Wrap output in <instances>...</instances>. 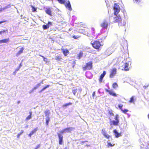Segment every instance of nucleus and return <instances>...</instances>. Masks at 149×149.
Instances as JSON below:
<instances>
[{
	"mask_svg": "<svg viewBox=\"0 0 149 149\" xmlns=\"http://www.w3.org/2000/svg\"><path fill=\"white\" fill-rule=\"evenodd\" d=\"M113 9L115 16L113 17H110V22L113 20V21H112V22H118L121 20L120 17L119 15L118 16H116V15L120 11V7L118 5L115 3Z\"/></svg>",
	"mask_w": 149,
	"mask_h": 149,
	"instance_id": "obj_1",
	"label": "nucleus"
},
{
	"mask_svg": "<svg viewBox=\"0 0 149 149\" xmlns=\"http://www.w3.org/2000/svg\"><path fill=\"white\" fill-rule=\"evenodd\" d=\"M74 129V128L73 127H68L63 129L60 131L59 133H57V134L59 139V143L60 144H62L63 142V136L62 134L64 133L70 132Z\"/></svg>",
	"mask_w": 149,
	"mask_h": 149,
	"instance_id": "obj_2",
	"label": "nucleus"
},
{
	"mask_svg": "<svg viewBox=\"0 0 149 149\" xmlns=\"http://www.w3.org/2000/svg\"><path fill=\"white\" fill-rule=\"evenodd\" d=\"M109 23L108 20L107 19H105L101 24L100 26L103 29H107Z\"/></svg>",
	"mask_w": 149,
	"mask_h": 149,
	"instance_id": "obj_3",
	"label": "nucleus"
},
{
	"mask_svg": "<svg viewBox=\"0 0 149 149\" xmlns=\"http://www.w3.org/2000/svg\"><path fill=\"white\" fill-rule=\"evenodd\" d=\"M92 63L90 61L86 63V66L83 67V70H89L92 68Z\"/></svg>",
	"mask_w": 149,
	"mask_h": 149,
	"instance_id": "obj_4",
	"label": "nucleus"
},
{
	"mask_svg": "<svg viewBox=\"0 0 149 149\" xmlns=\"http://www.w3.org/2000/svg\"><path fill=\"white\" fill-rule=\"evenodd\" d=\"M91 42V43L93 47L96 49H98L101 45L100 42L97 41H95L93 42Z\"/></svg>",
	"mask_w": 149,
	"mask_h": 149,
	"instance_id": "obj_5",
	"label": "nucleus"
},
{
	"mask_svg": "<svg viewBox=\"0 0 149 149\" xmlns=\"http://www.w3.org/2000/svg\"><path fill=\"white\" fill-rule=\"evenodd\" d=\"M116 73V69L115 68H113L111 70L110 74V77L112 78L114 76H115Z\"/></svg>",
	"mask_w": 149,
	"mask_h": 149,
	"instance_id": "obj_6",
	"label": "nucleus"
},
{
	"mask_svg": "<svg viewBox=\"0 0 149 149\" xmlns=\"http://www.w3.org/2000/svg\"><path fill=\"white\" fill-rule=\"evenodd\" d=\"M52 23L50 22H49L46 25H43L42 26V28L44 30H46L49 28V27L52 26Z\"/></svg>",
	"mask_w": 149,
	"mask_h": 149,
	"instance_id": "obj_7",
	"label": "nucleus"
},
{
	"mask_svg": "<svg viewBox=\"0 0 149 149\" xmlns=\"http://www.w3.org/2000/svg\"><path fill=\"white\" fill-rule=\"evenodd\" d=\"M65 5L66 7L70 11H71L72 10L69 1H68L67 2H66L65 4Z\"/></svg>",
	"mask_w": 149,
	"mask_h": 149,
	"instance_id": "obj_8",
	"label": "nucleus"
},
{
	"mask_svg": "<svg viewBox=\"0 0 149 149\" xmlns=\"http://www.w3.org/2000/svg\"><path fill=\"white\" fill-rule=\"evenodd\" d=\"M129 65V63H126L123 66V68L125 71H128L129 70L128 68Z\"/></svg>",
	"mask_w": 149,
	"mask_h": 149,
	"instance_id": "obj_9",
	"label": "nucleus"
},
{
	"mask_svg": "<svg viewBox=\"0 0 149 149\" xmlns=\"http://www.w3.org/2000/svg\"><path fill=\"white\" fill-rule=\"evenodd\" d=\"M46 13L48 15L51 16L52 15V10L51 8H47L45 10Z\"/></svg>",
	"mask_w": 149,
	"mask_h": 149,
	"instance_id": "obj_10",
	"label": "nucleus"
},
{
	"mask_svg": "<svg viewBox=\"0 0 149 149\" xmlns=\"http://www.w3.org/2000/svg\"><path fill=\"white\" fill-rule=\"evenodd\" d=\"M106 74V72L104 71L103 73L100 75V78L99 79V81L101 83L102 82V80L103 77H104Z\"/></svg>",
	"mask_w": 149,
	"mask_h": 149,
	"instance_id": "obj_11",
	"label": "nucleus"
},
{
	"mask_svg": "<svg viewBox=\"0 0 149 149\" xmlns=\"http://www.w3.org/2000/svg\"><path fill=\"white\" fill-rule=\"evenodd\" d=\"M125 24V21H122L121 19L118 22V26H124Z\"/></svg>",
	"mask_w": 149,
	"mask_h": 149,
	"instance_id": "obj_12",
	"label": "nucleus"
},
{
	"mask_svg": "<svg viewBox=\"0 0 149 149\" xmlns=\"http://www.w3.org/2000/svg\"><path fill=\"white\" fill-rule=\"evenodd\" d=\"M113 132L114 133L115 135L116 138H118L121 136V134L118 133L116 130H113Z\"/></svg>",
	"mask_w": 149,
	"mask_h": 149,
	"instance_id": "obj_13",
	"label": "nucleus"
},
{
	"mask_svg": "<svg viewBox=\"0 0 149 149\" xmlns=\"http://www.w3.org/2000/svg\"><path fill=\"white\" fill-rule=\"evenodd\" d=\"M24 49V48L22 47L20 48V50L16 54V56H19L20 54L22 53Z\"/></svg>",
	"mask_w": 149,
	"mask_h": 149,
	"instance_id": "obj_14",
	"label": "nucleus"
},
{
	"mask_svg": "<svg viewBox=\"0 0 149 149\" xmlns=\"http://www.w3.org/2000/svg\"><path fill=\"white\" fill-rule=\"evenodd\" d=\"M78 90V89L77 87H74L72 88V91L74 95H75V94L77 92Z\"/></svg>",
	"mask_w": 149,
	"mask_h": 149,
	"instance_id": "obj_15",
	"label": "nucleus"
},
{
	"mask_svg": "<svg viewBox=\"0 0 149 149\" xmlns=\"http://www.w3.org/2000/svg\"><path fill=\"white\" fill-rule=\"evenodd\" d=\"M37 130V128H36L34 130L32 131L29 135V136L31 137V136Z\"/></svg>",
	"mask_w": 149,
	"mask_h": 149,
	"instance_id": "obj_16",
	"label": "nucleus"
},
{
	"mask_svg": "<svg viewBox=\"0 0 149 149\" xmlns=\"http://www.w3.org/2000/svg\"><path fill=\"white\" fill-rule=\"evenodd\" d=\"M119 123V121H115V120H113L111 122V124L112 123L115 126L118 125V123Z\"/></svg>",
	"mask_w": 149,
	"mask_h": 149,
	"instance_id": "obj_17",
	"label": "nucleus"
},
{
	"mask_svg": "<svg viewBox=\"0 0 149 149\" xmlns=\"http://www.w3.org/2000/svg\"><path fill=\"white\" fill-rule=\"evenodd\" d=\"M9 41V38H8L5 39H3L0 40L1 43H7Z\"/></svg>",
	"mask_w": 149,
	"mask_h": 149,
	"instance_id": "obj_18",
	"label": "nucleus"
},
{
	"mask_svg": "<svg viewBox=\"0 0 149 149\" xmlns=\"http://www.w3.org/2000/svg\"><path fill=\"white\" fill-rule=\"evenodd\" d=\"M83 55V53L82 52H80L79 53L77 54V57L78 59H80L82 56Z\"/></svg>",
	"mask_w": 149,
	"mask_h": 149,
	"instance_id": "obj_19",
	"label": "nucleus"
},
{
	"mask_svg": "<svg viewBox=\"0 0 149 149\" xmlns=\"http://www.w3.org/2000/svg\"><path fill=\"white\" fill-rule=\"evenodd\" d=\"M45 114L46 117H49V114L50 112L49 110H46L45 112Z\"/></svg>",
	"mask_w": 149,
	"mask_h": 149,
	"instance_id": "obj_20",
	"label": "nucleus"
},
{
	"mask_svg": "<svg viewBox=\"0 0 149 149\" xmlns=\"http://www.w3.org/2000/svg\"><path fill=\"white\" fill-rule=\"evenodd\" d=\"M29 113L30 115L28 116L26 119L25 120L26 121L29 120L31 118V115L32 114V112L30 111Z\"/></svg>",
	"mask_w": 149,
	"mask_h": 149,
	"instance_id": "obj_21",
	"label": "nucleus"
},
{
	"mask_svg": "<svg viewBox=\"0 0 149 149\" xmlns=\"http://www.w3.org/2000/svg\"><path fill=\"white\" fill-rule=\"evenodd\" d=\"M63 52L65 56H66L69 53V51L68 50L65 49L63 50Z\"/></svg>",
	"mask_w": 149,
	"mask_h": 149,
	"instance_id": "obj_22",
	"label": "nucleus"
},
{
	"mask_svg": "<svg viewBox=\"0 0 149 149\" xmlns=\"http://www.w3.org/2000/svg\"><path fill=\"white\" fill-rule=\"evenodd\" d=\"M50 86L49 85H47L46 86L44 87L40 91V92H42L44 91L45 90L46 88H49Z\"/></svg>",
	"mask_w": 149,
	"mask_h": 149,
	"instance_id": "obj_23",
	"label": "nucleus"
},
{
	"mask_svg": "<svg viewBox=\"0 0 149 149\" xmlns=\"http://www.w3.org/2000/svg\"><path fill=\"white\" fill-rule=\"evenodd\" d=\"M109 94L114 97L117 96V94L116 93H114L113 91H111V92Z\"/></svg>",
	"mask_w": 149,
	"mask_h": 149,
	"instance_id": "obj_24",
	"label": "nucleus"
},
{
	"mask_svg": "<svg viewBox=\"0 0 149 149\" xmlns=\"http://www.w3.org/2000/svg\"><path fill=\"white\" fill-rule=\"evenodd\" d=\"M109 49H107L106 50V52H105V54L107 56L109 55L110 54H111L112 53L111 52H110L109 53L108 52L109 51Z\"/></svg>",
	"mask_w": 149,
	"mask_h": 149,
	"instance_id": "obj_25",
	"label": "nucleus"
},
{
	"mask_svg": "<svg viewBox=\"0 0 149 149\" xmlns=\"http://www.w3.org/2000/svg\"><path fill=\"white\" fill-rule=\"evenodd\" d=\"M59 2L62 4H65V1L64 0H57Z\"/></svg>",
	"mask_w": 149,
	"mask_h": 149,
	"instance_id": "obj_26",
	"label": "nucleus"
},
{
	"mask_svg": "<svg viewBox=\"0 0 149 149\" xmlns=\"http://www.w3.org/2000/svg\"><path fill=\"white\" fill-rule=\"evenodd\" d=\"M49 117H46V124L47 125H48L49 124Z\"/></svg>",
	"mask_w": 149,
	"mask_h": 149,
	"instance_id": "obj_27",
	"label": "nucleus"
},
{
	"mask_svg": "<svg viewBox=\"0 0 149 149\" xmlns=\"http://www.w3.org/2000/svg\"><path fill=\"white\" fill-rule=\"evenodd\" d=\"M40 86V84H38L35 86L33 88V90H36Z\"/></svg>",
	"mask_w": 149,
	"mask_h": 149,
	"instance_id": "obj_28",
	"label": "nucleus"
},
{
	"mask_svg": "<svg viewBox=\"0 0 149 149\" xmlns=\"http://www.w3.org/2000/svg\"><path fill=\"white\" fill-rule=\"evenodd\" d=\"M72 104V103H71V102H69L68 103H66V104H64L63 106V107H67V106H69V105H71Z\"/></svg>",
	"mask_w": 149,
	"mask_h": 149,
	"instance_id": "obj_29",
	"label": "nucleus"
},
{
	"mask_svg": "<svg viewBox=\"0 0 149 149\" xmlns=\"http://www.w3.org/2000/svg\"><path fill=\"white\" fill-rule=\"evenodd\" d=\"M11 7V6L10 4H9L7 6L3 8V10L7 9L8 8H9Z\"/></svg>",
	"mask_w": 149,
	"mask_h": 149,
	"instance_id": "obj_30",
	"label": "nucleus"
},
{
	"mask_svg": "<svg viewBox=\"0 0 149 149\" xmlns=\"http://www.w3.org/2000/svg\"><path fill=\"white\" fill-rule=\"evenodd\" d=\"M112 86L114 88H117L118 87V85L116 83H114L112 85Z\"/></svg>",
	"mask_w": 149,
	"mask_h": 149,
	"instance_id": "obj_31",
	"label": "nucleus"
},
{
	"mask_svg": "<svg viewBox=\"0 0 149 149\" xmlns=\"http://www.w3.org/2000/svg\"><path fill=\"white\" fill-rule=\"evenodd\" d=\"M24 132V131L23 130H21V132L19 133L17 135V138H19V136L21 135Z\"/></svg>",
	"mask_w": 149,
	"mask_h": 149,
	"instance_id": "obj_32",
	"label": "nucleus"
},
{
	"mask_svg": "<svg viewBox=\"0 0 149 149\" xmlns=\"http://www.w3.org/2000/svg\"><path fill=\"white\" fill-rule=\"evenodd\" d=\"M102 133L103 136H104L107 134L104 129H102Z\"/></svg>",
	"mask_w": 149,
	"mask_h": 149,
	"instance_id": "obj_33",
	"label": "nucleus"
},
{
	"mask_svg": "<svg viewBox=\"0 0 149 149\" xmlns=\"http://www.w3.org/2000/svg\"><path fill=\"white\" fill-rule=\"evenodd\" d=\"M39 56H40L42 57L43 58L44 61L45 62H46L47 63V62L48 61V59L47 58L45 57L44 56H42L41 55H40Z\"/></svg>",
	"mask_w": 149,
	"mask_h": 149,
	"instance_id": "obj_34",
	"label": "nucleus"
},
{
	"mask_svg": "<svg viewBox=\"0 0 149 149\" xmlns=\"http://www.w3.org/2000/svg\"><path fill=\"white\" fill-rule=\"evenodd\" d=\"M134 96H132L130 99V103H132L134 102Z\"/></svg>",
	"mask_w": 149,
	"mask_h": 149,
	"instance_id": "obj_35",
	"label": "nucleus"
},
{
	"mask_svg": "<svg viewBox=\"0 0 149 149\" xmlns=\"http://www.w3.org/2000/svg\"><path fill=\"white\" fill-rule=\"evenodd\" d=\"M107 145L108 146V147H112L113 146V145H112L108 141H107Z\"/></svg>",
	"mask_w": 149,
	"mask_h": 149,
	"instance_id": "obj_36",
	"label": "nucleus"
},
{
	"mask_svg": "<svg viewBox=\"0 0 149 149\" xmlns=\"http://www.w3.org/2000/svg\"><path fill=\"white\" fill-rule=\"evenodd\" d=\"M124 113H126V112L128 111V110L127 109H123L121 110Z\"/></svg>",
	"mask_w": 149,
	"mask_h": 149,
	"instance_id": "obj_37",
	"label": "nucleus"
},
{
	"mask_svg": "<svg viewBox=\"0 0 149 149\" xmlns=\"http://www.w3.org/2000/svg\"><path fill=\"white\" fill-rule=\"evenodd\" d=\"M104 136L107 139H109L110 137V136L107 133Z\"/></svg>",
	"mask_w": 149,
	"mask_h": 149,
	"instance_id": "obj_38",
	"label": "nucleus"
},
{
	"mask_svg": "<svg viewBox=\"0 0 149 149\" xmlns=\"http://www.w3.org/2000/svg\"><path fill=\"white\" fill-rule=\"evenodd\" d=\"M123 106V105L121 104H120L118 105V107L121 110L123 109H122Z\"/></svg>",
	"mask_w": 149,
	"mask_h": 149,
	"instance_id": "obj_39",
	"label": "nucleus"
},
{
	"mask_svg": "<svg viewBox=\"0 0 149 149\" xmlns=\"http://www.w3.org/2000/svg\"><path fill=\"white\" fill-rule=\"evenodd\" d=\"M119 118V116H118V115H116V117L115 118V119L116 120V121H119L118 118Z\"/></svg>",
	"mask_w": 149,
	"mask_h": 149,
	"instance_id": "obj_40",
	"label": "nucleus"
},
{
	"mask_svg": "<svg viewBox=\"0 0 149 149\" xmlns=\"http://www.w3.org/2000/svg\"><path fill=\"white\" fill-rule=\"evenodd\" d=\"M31 7L32 8V11L33 12H35L36 11V9L33 6H31Z\"/></svg>",
	"mask_w": 149,
	"mask_h": 149,
	"instance_id": "obj_41",
	"label": "nucleus"
},
{
	"mask_svg": "<svg viewBox=\"0 0 149 149\" xmlns=\"http://www.w3.org/2000/svg\"><path fill=\"white\" fill-rule=\"evenodd\" d=\"M134 3H136L140 2L141 1V0H133Z\"/></svg>",
	"mask_w": 149,
	"mask_h": 149,
	"instance_id": "obj_42",
	"label": "nucleus"
},
{
	"mask_svg": "<svg viewBox=\"0 0 149 149\" xmlns=\"http://www.w3.org/2000/svg\"><path fill=\"white\" fill-rule=\"evenodd\" d=\"M109 113L111 116H114V114L112 112V111H109Z\"/></svg>",
	"mask_w": 149,
	"mask_h": 149,
	"instance_id": "obj_43",
	"label": "nucleus"
},
{
	"mask_svg": "<svg viewBox=\"0 0 149 149\" xmlns=\"http://www.w3.org/2000/svg\"><path fill=\"white\" fill-rule=\"evenodd\" d=\"M79 37L78 36H75V35H74V36H72V38H73L74 39H77Z\"/></svg>",
	"mask_w": 149,
	"mask_h": 149,
	"instance_id": "obj_44",
	"label": "nucleus"
},
{
	"mask_svg": "<svg viewBox=\"0 0 149 149\" xmlns=\"http://www.w3.org/2000/svg\"><path fill=\"white\" fill-rule=\"evenodd\" d=\"M107 32L106 33V34L105 35V36L103 37L102 38H101V40H103L105 39L106 38V37L107 36Z\"/></svg>",
	"mask_w": 149,
	"mask_h": 149,
	"instance_id": "obj_45",
	"label": "nucleus"
},
{
	"mask_svg": "<svg viewBox=\"0 0 149 149\" xmlns=\"http://www.w3.org/2000/svg\"><path fill=\"white\" fill-rule=\"evenodd\" d=\"M6 31H7V30H3L1 31H0V34H1L2 33L5 32Z\"/></svg>",
	"mask_w": 149,
	"mask_h": 149,
	"instance_id": "obj_46",
	"label": "nucleus"
},
{
	"mask_svg": "<svg viewBox=\"0 0 149 149\" xmlns=\"http://www.w3.org/2000/svg\"><path fill=\"white\" fill-rule=\"evenodd\" d=\"M34 90H33V88L32 90H30V91L29 92V93H31L33 92L34 91Z\"/></svg>",
	"mask_w": 149,
	"mask_h": 149,
	"instance_id": "obj_47",
	"label": "nucleus"
},
{
	"mask_svg": "<svg viewBox=\"0 0 149 149\" xmlns=\"http://www.w3.org/2000/svg\"><path fill=\"white\" fill-rule=\"evenodd\" d=\"M55 59L57 60H59L60 59L59 57L58 56L55 57Z\"/></svg>",
	"mask_w": 149,
	"mask_h": 149,
	"instance_id": "obj_48",
	"label": "nucleus"
},
{
	"mask_svg": "<svg viewBox=\"0 0 149 149\" xmlns=\"http://www.w3.org/2000/svg\"><path fill=\"white\" fill-rule=\"evenodd\" d=\"M40 147V145L38 144L36 146V147L35 148V149H38V148H39Z\"/></svg>",
	"mask_w": 149,
	"mask_h": 149,
	"instance_id": "obj_49",
	"label": "nucleus"
},
{
	"mask_svg": "<svg viewBox=\"0 0 149 149\" xmlns=\"http://www.w3.org/2000/svg\"><path fill=\"white\" fill-rule=\"evenodd\" d=\"M149 86V84H148L147 85H145L143 86V88L145 89H146L147 87H148Z\"/></svg>",
	"mask_w": 149,
	"mask_h": 149,
	"instance_id": "obj_50",
	"label": "nucleus"
},
{
	"mask_svg": "<svg viewBox=\"0 0 149 149\" xmlns=\"http://www.w3.org/2000/svg\"><path fill=\"white\" fill-rule=\"evenodd\" d=\"M105 91L107 92H108L109 93L111 92V90H109L107 89H105Z\"/></svg>",
	"mask_w": 149,
	"mask_h": 149,
	"instance_id": "obj_51",
	"label": "nucleus"
},
{
	"mask_svg": "<svg viewBox=\"0 0 149 149\" xmlns=\"http://www.w3.org/2000/svg\"><path fill=\"white\" fill-rule=\"evenodd\" d=\"M20 68H19V67H18L17 69H16L15 70V71L16 72Z\"/></svg>",
	"mask_w": 149,
	"mask_h": 149,
	"instance_id": "obj_52",
	"label": "nucleus"
},
{
	"mask_svg": "<svg viewBox=\"0 0 149 149\" xmlns=\"http://www.w3.org/2000/svg\"><path fill=\"white\" fill-rule=\"evenodd\" d=\"M95 92H94L93 93V94H92V96L93 97H94V96L95 95Z\"/></svg>",
	"mask_w": 149,
	"mask_h": 149,
	"instance_id": "obj_53",
	"label": "nucleus"
},
{
	"mask_svg": "<svg viewBox=\"0 0 149 149\" xmlns=\"http://www.w3.org/2000/svg\"><path fill=\"white\" fill-rule=\"evenodd\" d=\"M77 87V88L78 89V90H79L80 91V92H81V89L79 88L78 87Z\"/></svg>",
	"mask_w": 149,
	"mask_h": 149,
	"instance_id": "obj_54",
	"label": "nucleus"
},
{
	"mask_svg": "<svg viewBox=\"0 0 149 149\" xmlns=\"http://www.w3.org/2000/svg\"><path fill=\"white\" fill-rule=\"evenodd\" d=\"M22 66V63L21 62V63L19 65V66L18 67H19V68H21V67Z\"/></svg>",
	"mask_w": 149,
	"mask_h": 149,
	"instance_id": "obj_55",
	"label": "nucleus"
},
{
	"mask_svg": "<svg viewBox=\"0 0 149 149\" xmlns=\"http://www.w3.org/2000/svg\"><path fill=\"white\" fill-rule=\"evenodd\" d=\"M3 10V8H0V12H2Z\"/></svg>",
	"mask_w": 149,
	"mask_h": 149,
	"instance_id": "obj_56",
	"label": "nucleus"
},
{
	"mask_svg": "<svg viewBox=\"0 0 149 149\" xmlns=\"http://www.w3.org/2000/svg\"><path fill=\"white\" fill-rule=\"evenodd\" d=\"M43 81H44L43 80H42V81L40 83H39V84H40V85H41V84H43Z\"/></svg>",
	"mask_w": 149,
	"mask_h": 149,
	"instance_id": "obj_57",
	"label": "nucleus"
},
{
	"mask_svg": "<svg viewBox=\"0 0 149 149\" xmlns=\"http://www.w3.org/2000/svg\"><path fill=\"white\" fill-rule=\"evenodd\" d=\"M20 101H18L17 102V104H19V103H20Z\"/></svg>",
	"mask_w": 149,
	"mask_h": 149,
	"instance_id": "obj_58",
	"label": "nucleus"
},
{
	"mask_svg": "<svg viewBox=\"0 0 149 149\" xmlns=\"http://www.w3.org/2000/svg\"><path fill=\"white\" fill-rule=\"evenodd\" d=\"M4 22V21H1L0 22V24Z\"/></svg>",
	"mask_w": 149,
	"mask_h": 149,
	"instance_id": "obj_59",
	"label": "nucleus"
},
{
	"mask_svg": "<svg viewBox=\"0 0 149 149\" xmlns=\"http://www.w3.org/2000/svg\"><path fill=\"white\" fill-rule=\"evenodd\" d=\"M28 127V126L27 125L25 126V128H27Z\"/></svg>",
	"mask_w": 149,
	"mask_h": 149,
	"instance_id": "obj_60",
	"label": "nucleus"
},
{
	"mask_svg": "<svg viewBox=\"0 0 149 149\" xmlns=\"http://www.w3.org/2000/svg\"><path fill=\"white\" fill-rule=\"evenodd\" d=\"M148 118L149 119V114L148 115Z\"/></svg>",
	"mask_w": 149,
	"mask_h": 149,
	"instance_id": "obj_61",
	"label": "nucleus"
},
{
	"mask_svg": "<svg viewBox=\"0 0 149 149\" xmlns=\"http://www.w3.org/2000/svg\"><path fill=\"white\" fill-rule=\"evenodd\" d=\"M92 30H93L94 31V28H92Z\"/></svg>",
	"mask_w": 149,
	"mask_h": 149,
	"instance_id": "obj_62",
	"label": "nucleus"
},
{
	"mask_svg": "<svg viewBox=\"0 0 149 149\" xmlns=\"http://www.w3.org/2000/svg\"><path fill=\"white\" fill-rule=\"evenodd\" d=\"M34 149H35V148Z\"/></svg>",
	"mask_w": 149,
	"mask_h": 149,
	"instance_id": "obj_63",
	"label": "nucleus"
}]
</instances>
